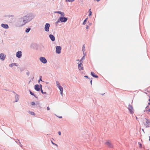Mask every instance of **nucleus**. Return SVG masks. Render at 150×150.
Returning <instances> with one entry per match:
<instances>
[{
	"label": "nucleus",
	"mask_w": 150,
	"mask_h": 150,
	"mask_svg": "<svg viewBox=\"0 0 150 150\" xmlns=\"http://www.w3.org/2000/svg\"><path fill=\"white\" fill-rule=\"evenodd\" d=\"M25 16L27 18V20H24V21H25L26 20L28 23L30 22L35 17L34 15L32 13H28Z\"/></svg>",
	"instance_id": "1"
},
{
	"label": "nucleus",
	"mask_w": 150,
	"mask_h": 150,
	"mask_svg": "<svg viewBox=\"0 0 150 150\" xmlns=\"http://www.w3.org/2000/svg\"><path fill=\"white\" fill-rule=\"evenodd\" d=\"M18 21L20 22H22V24L20 26H22L25 25L26 23H28L27 21H24V20H27V18H25V16L22 17L21 18L18 19Z\"/></svg>",
	"instance_id": "2"
},
{
	"label": "nucleus",
	"mask_w": 150,
	"mask_h": 150,
	"mask_svg": "<svg viewBox=\"0 0 150 150\" xmlns=\"http://www.w3.org/2000/svg\"><path fill=\"white\" fill-rule=\"evenodd\" d=\"M59 20L62 22H66L68 20V18L64 16H61L59 18Z\"/></svg>",
	"instance_id": "3"
},
{
	"label": "nucleus",
	"mask_w": 150,
	"mask_h": 150,
	"mask_svg": "<svg viewBox=\"0 0 150 150\" xmlns=\"http://www.w3.org/2000/svg\"><path fill=\"white\" fill-rule=\"evenodd\" d=\"M40 61L43 64H46L47 62V60L46 58L42 57H41L39 59Z\"/></svg>",
	"instance_id": "4"
},
{
	"label": "nucleus",
	"mask_w": 150,
	"mask_h": 150,
	"mask_svg": "<svg viewBox=\"0 0 150 150\" xmlns=\"http://www.w3.org/2000/svg\"><path fill=\"white\" fill-rule=\"evenodd\" d=\"M62 48L60 46H57L56 47V52L58 54H59L61 52Z\"/></svg>",
	"instance_id": "5"
},
{
	"label": "nucleus",
	"mask_w": 150,
	"mask_h": 150,
	"mask_svg": "<svg viewBox=\"0 0 150 150\" xmlns=\"http://www.w3.org/2000/svg\"><path fill=\"white\" fill-rule=\"evenodd\" d=\"M128 109L130 114H132L134 113V109L133 107L130 104H129L128 105Z\"/></svg>",
	"instance_id": "6"
},
{
	"label": "nucleus",
	"mask_w": 150,
	"mask_h": 150,
	"mask_svg": "<svg viewBox=\"0 0 150 150\" xmlns=\"http://www.w3.org/2000/svg\"><path fill=\"white\" fill-rule=\"evenodd\" d=\"M50 25L49 23H46L45 26V30L46 32H49V28Z\"/></svg>",
	"instance_id": "7"
},
{
	"label": "nucleus",
	"mask_w": 150,
	"mask_h": 150,
	"mask_svg": "<svg viewBox=\"0 0 150 150\" xmlns=\"http://www.w3.org/2000/svg\"><path fill=\"white\" fill-rule=\"evenodd\" d=\"M6 57V55H4V53H2L0 54V59L2 61H4L5 60Z\"/></svg>",
	"instance_id": "8"
},
{
	"label": "nucleus",
	"mask_w": 150,
	"mask_h": 150,
	"mask_svg": "<svg viewBox=\"0 0 150 150\" xmlns=\"http://www.w3.org/2000/svg\"><path fill=\"white\" fill-rule=\"evenodd\" d=\"M22 52L21 51H18L16 52V56L17 57L20 58L22 57Z\"/></svg>",
	"instance_id": "9"
},
{
	"label": "nucleus",
	"mask_w": 150,
	"mask_h": 150,
	"mask_svg": "<svg viewBox=\"0 0 150 150\" xmlns=\"http://www.w3.org/2000/svg\"><path fill=\"white\" fill-rule=\"evenodd\" d=\"M34 89L37 91H41L38 84H36L34 86Z\"/></svg>",
	"instance_id": "10"
},
{
	"label": "nucleus",
	"mask_w": 150,
	"mask_h": 150,
	"mask_svg": "<svg viewBox=\"0 0 150 150\" xmlns=\"http://www.w3.org/2000/svg\"><path fill=\"white\" fill-rule=\"evenodd\" d=\"M144 119L146 120V121L144 122V120H143L144 125H147V123H150V120L147 119L146 118H145Z\"/></svg>",
	"instance_id": "11"
},
{
	"label": "nucleus",
	"mask_w": 150,
	"mask_h": 150,
	"mask_svg": "<svg viewBox=\"0 0 150 150\" xmlns=\"http://www.w3.org/2000/svg\"><path fill=\"white\" fill-rule=\"evenodd\" d=\"M1 26L5 29H8L9 28V26L7 24H4L2 23L1 25Z\"/></svg>",
	"instance_id": "12"
},
{
	"label": "nucleus",
	"mask_w": 150,
	"mask_h": 150,
	"mask_svg": "<svg viewBox=\"0 0 150 150\" xmlns=\"http://www.w3.org/2000/svg\"><path fill=\"white\" fill-rule=\"evenodd\" d=\"M49 38L52 41H54L55 40V38L54 35L52 34H50L49 36Z\"/></svg>",
	"instance_id": "13"
},
{
	"label": "nucleus",
	"mask_w": 150,
	"mask_h": 150,
	"mask_svg": "<svg viewBox=\"0 0 150 150\" xmlns=\"http://www.w3.org/2000/svg\"><path fill=\"white\" fill-rule=\"evenodd\" d=\"M105 144H106L109 147L111 148L112 147V144L108 141L106 142L105 143Z\"/></svg>",
	"instance_id": "14"
},
{
	"label": "nucleus",
	"mask_w": 150,
	"mask_h": 150,
	"mask_svg": "<svg viewBox=\"0 0 150 150\" xmlns=\"http://www.w3.org/2000/svg\"><path fill=\"white\" fill-rule=\"evenodd\" d=\"M91 74L93 77L96 78H98V76L97 75L95 74L93 72H91Z\"/></svg>",
	"instance_id": "15"
},
{
	"label": "nucleus",
	"mask_w": 150,
	"mask_h": 150,
	"mask_svg": "<svg viewBox=\"0 0 150 150\" xmlns=\"http://www.w3.org/2000/svg\"><path fill=\"white\" fill-rule=\"evenodd\" d=\"M19 96L16 93L15 95V102H17L19 100Z\"/></svg>",
	"instance_id": "16"
},
{
	"label": "nucleus",
	"mask_w": 150,
	"mask_h": 150,
	"mask_svg": "<svg viewBox=\"0 0 150 150\" xmlns=\"http://www.w3.org/2000/svg\"><path fill=\"white\" fill-rule=\"evenodd\" d=\"M81 65H83V64H82L81 63H80L79 64H78V68L80 71L81 70H83V67H81Z\"/></svg>",
	"instance_id": "17"
},
{
	"label": "nucleus",
	"mask_w": 150,
	"mask_h": 150,
	"mask_svg": "<svg viewBox=\"0 0 150 150\" xmlns=\"http://www.w3.org/2000/svg\"><path fill=\"white\" fill-rule=\"evenodd\" d=\"M31 28L28 27V28H26V30H25V32L26 33H28L29 32Z\"/></svg>",
	"instance_id": "18"
},
{
	"label": "nucleus",
	"mask_w": 150,
	"mask_h": 150,
	"mask_svg": "<svg viewBox=\"0 0 150 150\" xmlns=\"http://www.w3.org/2000/svg\"><path fill=\"white\" fill-rule=\"evenodd\" d=\"M145 109L146 111L149 112L150 111V107L149 108V106H147L146 107Z\"/></svg>",
	"instance_id": "19"
},
{
	"label": "nucleus",
	"mask_w": 150,
	"mask_h": 150,
	"mask_svg": "<svg viewBox=\"0 0 150 150\" xmlns=\"http://www.w3.org/2000/svg\"><path fill=\"white\" fill-rule=\"evenodd\" d=\"M28 113L32 115L35 116V113L33 112L32 111H29L28 112Z\"/></svg>",
	"instance_id": "20"
},
{
	"label": "nucleus",
	"mask_w": 150,
	"mask_h": 150,
	"mask_svg": "<svg viewBox=\"0 0 150 150\" xmlns=\"http://www.w3.org/2000/svg\"><path fill=\"white\" fill-rule=\"evenodd\" d=\"M44 97L45 98H49V95L47 93L46 94H45Z\"/></svg>",
	"instance_id": "21"
},
{
	"label": "nucleus",
	"mask_w": 150,
	"mask_h": 150,
	"mask_svg": "<svg viewBox=\"0 0 150 150\" xmlns=\"http://www.w3.org/2000/svg\"><path fill=\"white\" fill-rule=\"evenodd\" d=\"M88 18H86L84 21L83 22V25H85L86 23V22L87 21V20H88Z\"/></svg>",
	"instance_id": "22"
},
{
	"label": "nucleus",
	"mask_w": 150,
	"mask_h": 150,
	"mask_svg": "<svg viewBox=\"0 0 150 150\" xmlns=\"http://www.w3.org/2000/svg\"><path fill=\"white\" fill-rule=\"evenodd\" d=\"M60 90V91H63V87L61 86H59V87H58Z\"/></svg>",
	"instance_id": "23"
},
{
	"label": "nucleus",
	"mask_w": 150,
	"mask_h": 150,
	"mask_svg": "<svg viewBox=\"0 0 150 150\" xmlns=\"http://www.w3.org/2000/svg\"><path fill=\"white\" fill-rule=\"evenodd\" d=\"M59 20V18L58 19L57 21L55 22V25H56V27L57 26L58 23L60 21V20Z\"/></svg>",
	"instance_id": "24"
},
{
	"label": "nucleus",
	"mask_w": 150,
	"mask_h": 150,
	"mask_svg": "<svg viewBox=\"0 0 150 150\" xmlns=\"http://www.w3.org/2000/svg\"><path fill=\"white\" fill-rule=\"evenodd\" d=\"M89 13L88 16H90L91 15L92 13V12L91 11V9H89Z\"/></svg>",
	"instance_id": "25"
},
{
	"label": "nucleus",
	"mask_w": 150,
	"mask_h": 150,
	"mask_svg": "<svg viewBox=\"0 0 150 150\" xmlns=\"http://www.w3.org/2000/svg\"><path fill=\"white\" fill-rule=\"evenodd\" d=\"M150 123H147V124L144 125L146 127L148 128L150 127Z\"/></svg>",
	"instance_id": "26"
},
{
	"label": "nucleus",
	"mask_w": 150,
	"mask_h": 150,
	"mask_svg": "<svg viewBox=\"0 0 150 150\" xmlns=\"http://www.w3.org/2000/svg\"><path fill=\"white\" fill-rule=\"evenodd\" d=\"M82 50L83 52L85 51V45H83L82 48Z\"/></svg>",
	"instance_id": "27"
},
{
	"label": "nucleus",
	"mask_w": 150,
	"mask_h": 150,
	"mask_svg": "<svg viewBox=\"0 0 150 150\" xmlns=\"http://www.w3.org/2000/svg\"><path fill=\"white\" fill-rule=\"evenodd\" d=\"M56 83L58 87H59V86H60V84L58 81H56Z\"/></svg>",
	"instance_id": "28"
},
{
	"label": "nucleus",
	"mask_w": 150,
	"mask_h": 150,
	"mask_svg": "<svg viewBox=\"0 0 150 150\" xmlns=\"http://www.w3.org/2000/svg\"><path fill=\"white\" fill-rule=\"evenodd\" d=\"M29 92L30 94L31 95L33 96H35V94H34V93H33L30 90H29Z\"/></svg>",
	"instance_id": "29"
},
{
	"label": "nucleus",
	"mask_w": 150,
	"mask_h": 150,
	"mask_svg": "<svg viewBox=\"0 0 150 150\" xmlns=\"http://www.w3.org/2000/svg\"><path fill=\"white\" fill-rule=\"evenodd\" d=\"M40 91H41V93L43 94H47V93L46 92H44L42 90H41Z\"/></svg>",
	"instance_id": "30"
},
{
	"label": "nucleus",
	"mask_w": 150,
	"mask_h": 150,
	"mask_svg": "<svg viewBox=\"0 0 150 150\" xmlns=\"http://www.w3.org/2000/svg\"><path fill=\"white\" fill-rule=\"evenodd\" d=\"M139 145V147L141 148L142 147V144L140 142H138Z\"/></svg>",
	"instance_id": "31"
},
{
	"label": "nucleus",
	"mask_w": 150,
	"mask_h": 150,
	"mask_svg": "<svg viewBox=\"0 0 150 150\" xmlns=\"http://www.w3.org/2000/svg\"><path fill=\"white\" fill-rule=\"evenodd\" d=\"M75 0H66V1L67 2H72L74 1Z\"/></svg>",
	"instance_id": "32"
},
{
	"label": "nucleus",
	"mask_w": 150,
	"mask_h": 150,
	"mask_svg": "<svg viewBox=\"0 0 150 150\" xmlns=\"http://www.w3.org/2000/svg\"><path fill=\"white\" fill-rule=\"evenodd\" d=\"M13 66H18V64L16 63H12Z\"/></svg>",
	"instance_id": "33"
},
{
	"label": "nucleus",
	"mask_w": 150,
	"mask_h": 150,
	"mask_svg": "<svg viewBox=\"0 0 150 150\" xmlns=\"http://www.w3.org/2000/svg\"><path fill=\"white\" fill-rule=\"evenodd\" d=\"M31 104L32 105H35V103L34 102H32L31 103Z\"/></svg>",
	"instance_id": "34"
},
{
	"label": "nucleus",
	"mask_w": 150,
	"mask_h": 150,
	"mask_svg": "<svg viewBox=\"0 0 150 150\" xmlns=\"http://www.w3.org/2000/svg\"><path fill=\"white\" fill-rule=\"evenodd\" d=\"M39 85V87H40V88L41 90H42V85H41V84H40Z\"/></svg>",
	"instance_id": "35"
},
{
	"label": "nucleus",
	"mask_w": 150,
	"mask_h": 150,
	"mask_svg": "<svg viewBox=\"0 0 150 150\" xmlns=\"http://www.w3.org/2000/svg\"><path fill=\"white\" fill-rule=\"evenodd\" d=\"M42 76H40V79H39L38 80V83H39L40 81H42V79H41V78H42Z\"/></svg>",
	"instance_id": "36"
},
{
	"label": "nucleus",
	"mask_w": 150,
	"mask_h": 150,
	"mask_svg": "<svg viewBox=\"0 0 150 150\" xmlns=\"http://www.w3.org/2000/svg\"><path fill=\"white\" fill-rule=\"evenodd\" d=\"M13 66V63H11L9 65V66L10 67H12Z\"/></svg>",
	"instance_id": "37"
},
{
	"label": "nucleus",
	"mask_w": 150,
	"mask_h": 150,
	"mask_svg": "<svg viewBox=\"0 0 150 150\" xmlns=\"http://www.w3.org/2000/svg\"><path fill=\"white\" fill-rule=\"evenodd\" d=\"M26 74L27 76H29L30 75V72L29 71H28L27 72Z\"/></svg>",
	"instance_id": "38"
},
{
	"label": "nucleus",
	"mask_w": 150,
	"mask_h": 150,
	"mask_svg": "<svg viewBox=\"0 0 150 150\" xmlns=\"http://www.w3.org/2000/svg\"><path fill=\"white\" fill-rule=\"evenodd\" d=\"M60 15H61V16H64L65 15L64 13L63 12H62V13H61V14H60Z\"/></svg>",
	"instance_id": "39"
},
{
	"label": "nucleus",
	"mask_w": 150,
	"mask_h": 150,
	"mask_svg": "<svg viewBox=\"0 0 150 150\" xmlns=\"http://www.w3.org/2000/svg\"><path fill=\"white\" fill-rule=\"evenodd\" d=\"M84 77L86 79H90L89 78H88V77L87 75H85L84 76Z\"/></svg>",
	"instance_id": "40"
},
{
	"label": "nucleus",
	"mask_w": 150,
	"mask_h": 150,
	"mask_svg": "<svg viewBox=\"0 0 150 150\" xmlns=\"http://www.w3.org/2000/svg\"><path fill=\"white\" fill-rule=\"evenodd\" d=\"M51 142H52V144H53V145H56V146H57V145L56 144L54 143L53 142V141H51Z\"/></svg>",
	"instance_id": "41"
},
{
	"label": "nucleus",
	"mask_w": 150,
	"mask_h": 150,
	"mask_svg": "<svg viewBox=\"0 0 150 150\" xmlns=\"http://www.w3.org/2000/svg\"><path fill=\"white\" fill-rule=\"evenodd\" d=\"M85 56H83V57H82V58H81V59H82L83 60L85 59Z\"/></svg>",
	"instance_id": "42"
},
{
	"label": "nucleus",
	"mask_w": 150,
	"mask_h": 150,
	"mask_svg": "<svg viewBox=\"0 0 150 150\" xmlns=\"http://www.w3.org/2000/svg\"><path fill=\"white\" fill-rule=\"evenodd\" d=\"M40 103H39L37 102L36 103V106H39Z\"/></svg>",
	"instance_id": "43"
},
{
	"label": "nucleus",
	"mask_w": 150,
	"mask_h": 150,
	"mask_svg": "<svg viewBox=\"0 0 150 150\" xmlns=\"http://www.w3.org/2000/svg\"><path fill=\"white\" fill-rule=\"evenodd\" d=\"M62 13V12L61 11H58V13L59 14H61V13Z\"/></svg>",
	"instance_id": "44"
},
{
	"label": "nucleus",
	"mask_w": 150,
	"mask_h": 150,
	"mask_svg": "<svg viewBox=\"0 0 150 150\" xmlns=\"http://www.w3.org/2000/svg\"><path fill=\"white\" fill-rule=\"evenodd\" d=\"M63 91H60V94L62 96L63 95Z\"/></svg>",
	"instance_id": "45"
},
{
	"label": "nucleus",
	"mask_w": 150,
	"mask_h": 150,
	"mask_svg": "<svg viewBox=\"0 0 150 150\" xmlns=\"http://www.w3.org/2000/svg\"><path fill=\"white\" fill-rule=\"evenodd\" d=\"M58 134L59 135H61V132L60 131H59L58 132Z\"/></svg>",
	"instance_id": "46"
},
{
	"label": "nucleus",
	"mask_w": 150,
	"mask_h": 150,
	"mask_svg": "<svg viewBox=\"0 0 150 150\" xmlns=\"http://www.w3.org/2000/svg\"><path fill=\"white\" fill-rule=\"evenodd\" d=\"M47 110H50V108L49 107H47Z\"/></svg>",
	"instance_id": "47"
},
{
	"label": "nucleus",
	"mask_w": 150,
	"mask_h": 150,
	"mask_svg": "<svg viewBox=\"0 0 150 150\" xmlns=\"http://www.w3.org/2000/svg\"><path fill=\"white\" fill-rule=\"evenodd\" d=\"M83 56H85V57L86 55V52L85 53L84 52H83Z\"/></svg>",
	"instance_id": "48"
},
{
	"label": "nucleus",
	"mask_w": 150,
	"mask_h": 150,
	"mask_svg": "<svg viewBox=\"0 0 150 150\" xmlns=\"http://www.w3.org/2000/svg\"><path fill=\"white\" fill-rule=\"evenodd\" d=\"M36 98L38 99V97L37 96H36V95H35V96H34Z\"/></svg>",
	"instance_id": "49"
},
{
	"label": "nucleus",
	"mask_w": 150,
	"mask_h": 150,
	"mask_svg": "<svg viewBox=\"0 0 150 150\" xmlns=\"http://www.w3.org/2000/svg\"><path fill=\"white\" fill-rule=\"evenodd\" d=\"M58 11H54V13H58Z\"/></svg>",
	"instance_id": "50"
},
{
	"label": "nucleus",
	"mask_w": 150,
	"mask_h": 150,
	"mask_svg": "<svg viewBox=\"0 0 150 150\" xmlns=\"http://www.w3.org/2000/svg\"><path fill=\"white\" fill-rule=\"evenodd\" d=\"M80 62H81H81H83V60L82 59H81L80 60Z\"/></svg>",
	"instance_id": "51"
},
{
	"label": "nucleus",
	"mask_w": 150,
	"mask_h": 150,
	"mask_svg": "<svg viewBox=\"0 0 150 150\" xmlns=\"http://www.w3.org/2000/svg\"><path fill=\"white\" fill-rule=\"evenodd\" d=\"M92 80H91V81H90V83H91V85H92Z\"/></svg>",
	"instance_id": "52"
},
{
	"label": "nucleus",
	"mask_w": 150,
	"mask_h": 150,
	"mask_svg": "<svg viewBox=\"0 0 150 150\" xmlns=\"http://www.w3.org/2000/svg\"><path fill=\"white\" fill-rule=\"evenodd\" d=\"M88 25H87L86 27V29H88Z\"/></svg>",
	"instance_id": "53"
},
{
	"label": "nucleus",
	"mask_w": 150,
	"mask_h": 150,
	"mask_svg": "<svg viewBox=\"0 0 150 150\" xmlns=\"http://www.w3.org/2000/svg\"><path fill=\"white\" fill-rule=\"evenodd\" d=\"M88 24H89V25H91L92 23H88Z\"/></svg>",
	"instance_id": "54"
},
{
	"label": "nucleus",
	"mask_w": 150,
	"mask_h": 150,
	"mask_svg": "<svg viewBox=\"0 0 150 150\" xmlns=\"http://www.w3.org/2000/svg\"><path fill=\"white\" fill-rule=\"evenodd\" d=\"M21 142H20L19 141V144H18L19 145H20V144H21Z\"/></svg>",
	"instance_id": "55"
},
{
	"label": "nucleus",
	"mask_w": 150,
	"mask_h": 150,
	"mask_svg": "<svg viewBox=\"0 0 150 150\" xmlns=\"http://www.w3.org/2000/svg\"><path fill=\"white\" fill-rule=\"evenodd\" d=\"M149 101H150V96H149Z\"/></svg>",
	"instance_id": "56"
},
{
	"label": "nucleus",
	"mask_w": 150,
	"mask_h": 150,
	"mask_svg": "<svg viewBox=\"0 0 150 150\" xmlns=\"http://www.w3.org/2000/svg\"><path fill=\"white\" fill-rule=\"evenodd\" d=\"M12 92L15 93V94H16V93L14 91H13Z\"/></svg>",
	"instance_id": "57"
},
{
	"label": "nucleus",
	"mask_w": 150,
	"mask_h": 150,
	"mask_svg": "<svg viewBox=\"0 0 150 150\" xmlns=\"http://www.w3.org/2000/svg\"><path fill=\"white\" fill-rule=\"evenodd\" d=\"M142 129V131L144 133V129Z\"/></svg>",
	"instance_id": "58"
},
{
	"label": "nucleus",
	"mask_w": 150,
	"mask_h": 150,
	"mask_svg": "<svg viewBox=\"0 0 150 150\" xmlns=\"http://www.w3.org/2000/svg\"><path fill=\"white\" fill-rule=\"evenodd\" d=\"M58 117L59 118H62V116Z\"/></svg>",
	"instance_id": "59"
},
{
	"label": "nucleus",
	"mask_w": 150,
	"mask_h": 150,
	"mask_svg": "<svg viewBox=\"0 0 150 150\" xmlns=\"http://www.w3.org/2000/svg\"><path fill=\"white\" fill-rule=\"evenodd\" d=\"M20 146L21 147H22V145H21V144L20 145Z\"/></svg>",
	"instance_id": "60"
},
{
	"label": "nucleus",
	"mask_w": 150,
	"mask_h": 150,
	"mask_svg": "<svg viewBox=\"0 0 150 150\" xmlns=\"http://www.w3.org/2000/svg\"><path fill=\"white\" fill-rule=\"evenodd\" d=\"M97 2H98L100 0H96Z\"/></svg>",
	"instance_id": "61"
},
{
	"label": "nucleus",
	"mask_w": 150,
	"mask_h": 150,
	"mask_svg": "<svg viewBox=\"0 0 150 150\" xmlns=\"http://www.w3.org/2000/svg\"><path fill=\"white\" fill-rule=\"evenodd\" d=\"M80 0L81 1V2H83V0Z\"/></svg>",
	"instance_id": "62"
},
{
	"label": "nucleus",
	"mask_w": 150,
	"mask_h": 150,
	"mask_svg": "<svg viewBox=\"0 0 150 150\" xmlns=\"http://www.w3.org/2000/svg\"><path fill=\"white\" fill-rule=\"evenodd\" d=\"M149 141H150V136H149Z\"/></svg>",
	"instance_id": "63"
},
{
	"label": "nucleus",
	"mask_w": 150,
	"mask_h": 150,
	"mask_svg": "<svg viewBox=\"0 0 150 150\" xmlns=\"http://www.w3.org/2000/svg\"><path fill=\"white\" fill-rule=\"evenodd\" d=\"M148 104H149V105H150V103H148Z\"/></svg>",
	"instance_id": "64"
}]
</instances>
